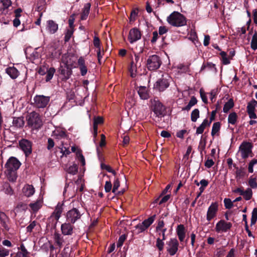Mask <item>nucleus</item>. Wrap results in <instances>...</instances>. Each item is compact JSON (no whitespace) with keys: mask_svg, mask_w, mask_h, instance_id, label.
Segmentation results:
<instances>
[{"mask_svg":"<svg viewBox=\"0 0 257 257\" xmlns=\"http://www.w3.org/2000/svg\"><path fill=\"white\" fill-rule=\"evenodd\" d=\"M76 156L78 160L81 162L82 165L83 166L85 165V161L84 156L82 155V153L78 151L76 152Z\"/></svg>","mask_w":257,"mask_h":257,"instance_id":"53","label":"nucleus"},{"mask_svg":"<svg viewBox=\"0 0 257 257\" xmlns=\"http://www.w3.org/2000/svg\"><path fill=\"white\" fill-rule=\"evenodd\" d=\"M168 29L165 26H161L159 28V33L160 35H163L167 33Z\"/></svg>","mask_w":257,"mask_h":257,"instance_id":"64","label":"nucleus"},{"mask_svg":"<svg viewBox=\"0 0 257 257\" xmlns=\"http://www.w3.org/2000/svg\"><path fill=\"white\" fill-rule=\"evenodd\" d=\"M234 106L233 101L232 99H230L227 102H226L223 107V112L225 113L227 112L231 108Z\"/></svg>","mask_w":257,"mask_h":257,"instance_id":"36","label":"nucleus"},{"mask_svg":"<svg viewBox=\"0 0 257 257\" xmlns=\"http://www.w3.org/2000/svg\"><path fill=\"white\" fill-rule=\"evenodd\" d=\"M231 223L221 220L216 223L215 230L217 232H226L231 228Z\"/></svg>","mask_w":257,"mask_h":257,"instance_id":"13","label":"nucleus"},{"mask_svg":"<svg viewBox=\"0 0 257 257\" xmlns=\"http://www.w3.org/2000/svg\"><path fill=\"white\" fill-rule=\"evenodd\" d=\"M237 116L235 112H232L229 114L228 117V122L229 123L234 124L236 123Z\"/></svg>","mask_w":257,"mask_h":257,"instance_id":"40","label":"nucleus"},{"mask_svg":"<svg viewBox=\"0 0 257 257\" xmlns=\"http://www.w3.org/2000/svg\"><path fill=\"white\" fill-rule=\"evenodd\" d=\"M257 220V209L254 208L252 212L251 225L254 224Z\"/></svg>","mask_w":257,"mask_h":257,"instance_id":"54","label":"nucleus"},{"mask_svg":"<svg viewBox=\"0 0 257 257\" xmlns=\"http://www.w3.org/2000/svg\"><path fill=\"white\" fill-rule=\"evenodd\" d=\"M197 102L196 98L194 96L191 98L188 104L184 108H182L183 110H189L191 108L195 105Z\"/></svg>","mask_w":257,"mask_h":257,"instance_id":"34","label":"nucleus"},{"mask_svg":"<svg viewBox=\"0 0 257 257\" xmlns=\"http://www.w3.org/2000/svg\"><path fill=\"white\" fill-rule=\"evenodd\" d=\"M236 179L240 180L241 178H243L245 175V171L242 169H237L236 171Z\"/></svg>","mask_w":257,"mask_h":257,"instance_id":"48","label":"nucleus"},{"mask_svg":"<svg viewBox=\"0 0 257 257\" xmlns=\"http://www.w3.org/2000/svg\"><path fill=\"white\" fill-rule=\"evenodd\" d=\"M21 251H18L14 257H28V252L23 244L20 247Z\"/></svg>","mask_w":257,"mask_h":257,"instance_id":"29","label":"nucleus"},{"mask_svg":"<svg viewBox=\"0 0 257 257\" xmlns=\"http://www.w3.org/2000/svg\"><path fill=\"white\" fill-rule=\"evenodd\" d=\"M251 144L247 142L242 143L239 147V153L242 158H246L251 153Z\"/></svg>","mask_w":257,"mask_h":257,"instance_id":"9","label":"nucleus"},{"mask_svg":"<svg viewBox=\"0 0 257 257\" xmlns=\"http://www.w3.org/2000/svg\"><path fill=\"white\" fill-rule=\"evenodd\" d=\"M43 201L39 199L36 202L30 204L29 206L34 212L37 211L42 206Z\"/></svg>","mask_w":257,"mask_h":257,"instance_id":"28","label":"nucleus"},{"mask_svg":"<svg viewBox=\"0 0 257 257\" xmlns=\"http://www.w3.org/2000/svg\"><path fill=\"white\" fill-rule=\"evenodd\" d=\"M103 122V119L101 117H97L94 119V123H93V130H94V136L97 135V125L99 124H101Z\"/></svg>","mask_w":257,"mask_h":257,"instance_id":"33","label":"nucleus"},{"mask_svg":"<svg viewBox=\"0 0 257 257\" xmlns=\"http://www.w3.org/2000/svg\"><path fill=\"white\" fill-rule=\"evenodd\" d=\"M58 25L52 20H49L47 22L46 29L47 31L51 33H55L58 30Z\"/></svg>","mask_w":257,"mask_h":257,"instance_id":"22","label":"nucleus"},{"mask_svg":"<svg viewBox=\"0 0 257 257\" xmlns=\"http://www.w3.org/2000/svg\"><path fill=\"white\" fill-rule=\"evenodd\" d=\"M13 124L14 126L18 127H22L24 125V120L23 117H14L13 121Z\"/></svg>","mask_w":257,"mask_h":257,"instance_id":"31","label":"nucleus"},{"mask_svg":"<svg viewBox=\"0 0 257 257\" xmlns=\"http://www.w3.org/2000/svg\"><path fill=\"white\" fill-rule=\"evenodd\" d=\"M126 239V237L125 235H121L118 240V242L117 243V246L118 247H120L122 245L123 242Z\"/></svg>","mask_w":257,"mask_h":257,"instance_id":"60","label":"nucleus"},{"mask_svg":"<svg viewBox=\"0 0 257 257\" xmlns=\"http://www.w3.org/2000/svg\"><path fill=\"white\" fill-rule=\"evenodd\" d=\"M142 52L143 49L141 48L139 53L134 52L135 59L132 60L130 68L131 75L133 77L136 76L138 68L141 66L142 58H141L140 53Z\"/></svg>","mask_w":257,"mask_h":257,"instance_id":"3","label":"nucleus"},{"mask_svg":"<svg viewBox=\"0 0 257 257\" xmlns=\"http://www.w3.org/2000/svg\"><path fill=\"white\" fill-rule=\"evenodd\" d=\"M34 105L37 108H44L46 107L50 101L49 96L43 95H38L34 98Z\"/></svg>","mask_w":257,"mask_h":257,"instance_id":"6","label":"nucleus"},{"mask_svg":"<svg viewBox=\"0 0 257 257\" xmlns=\"http://www.w3.org/2000/svg\"><path fill=\"white\" fill-rule=\"evenodd\" d=\"M2 3L4 9L8 8L12 5V3L10 0H2Z\"/></svg>","mask_w":257,"mask_h":257,"instance_id":"63","label":"nucleus"},{"mask_svg":"<svg viewBox=\"0 0 257 257\" xmlns=\"http://www.w3.org/2000/svg\"><path fill=\"white\" fill-rule=\"evenodd\" d=\"M63 210V204L58 203L53 213L52 216H53L56 220H58L61 216Z\"/></svg>","mask_w":257,"mask_h":257,"instance_id":"25","label":"nucleus"},{"mask_svg":"<svg viewBox=\"0 0 257 257\" xmlns=\"http://www.w3.org/2000/svg\"><path fill=\"white\" fill-rule=\"evenodd\" d=\"M169 86V83L167 79H163L158 80L156 82L155 87L157 88L159 91H163L168 88Z\"/></svg>","mask_w":257,"mask_h":257,"instance_id":"18","label":"nucleus"},{"mask_svg":"<svg viewBox=\"0 0 257 257\" xmlns=\"http://www.w3.org/2000/svg\"><path fill=\"white\" fill-rule=\"evenodd\" d=\"M101 168L102 169L105 170L108 172L112 173L114 176L116 175V172L111 168L110 166L104 164H101Z\"/></svg>","mask_w":257,"mask_h":257,"instance_id":"51","label":"nucleus"},{"mask_svg":"<svg viewBox=\"0 0 257 257\" xmlns=\"http://www.w3.org/2000/svg\"><path fill=\"white\" fill-rule=\"evenodd\" d=\"M163 240L164 239H161L159 238L157 239L156 246L158 247L160 251H162L164 248V243L163 241Z\"/></svg>","mask_w":257,"mask_h":257,"instance_id":"55","label":"nucleus"},{"mask_svg":"<svg viewBox=\"0 0 257 257\" xmlns=\"http://www.w3.org/2000/svg\"><path fill=\"white\" fill-rule=\"evenodd\" d=\"M169 24L175 27H181L186 24L185 18L180 13L174 12L167 18Z\"/></svg>","mask_w":257,"mask_h":257,"instance_id":"1","label":"nucleus"},{"mask_svg":"<svg viewBox=\"0 0 257 257\" xmlns=\"http://www.w3.org/2000/svg\"><path fill=\"white\" fill-rule=\"evenodd\" d=\"M199 117V110L198 109H194L191 114V120L193 122L196 121L198 118Z\"/></svg>","mask_w":257,"mask_h":257,"instance_id":"45","label":"nucleus"},{"mask_svg":"<svg viewBox=\"0 0 257 257\" xmlns=\"http://www.w3.org/2000/svg\"><path fill=\"white\" fill-rule=\"evenodd\" d=\"M213 116L211 117L210 121H208V120L206 118L205 119L202 123L200 125V126L197 128L196 134L197 135L202 134L205 127L210 125Z\"/></svg>","mask_w":257,"mask_h":257,"instance_id":"19","label":"nucleus"},{"mask_svg":"<svg viewBox=\"0 0 257 257\" xmlns=\"http://www.w3.org/2000/svg\"><path fill=\"white\" fill-rule=\"evenodd\" d=\"M136 229L138 230V233H141L143 231H144L145 230H146V228L144 227L143 224L142 223H140L136 226Z\"/></svg>","mask_w":257,"mask_h":257,"instance_id":"61","label":"nucleus"},{"mask_svg":"<svg viewBox=\"0 0 257 257\" xmlns=\"http://www.w3.org/2000/svg\"><path fill=\"white\" fill-rule=\"evenodd\" d=\"M164 226V221L163 220H159L156 227V230L157 231H160L162 233L163 239H165V233L166 231V228H163Z\"/></svg>","mask_w":257,"mask_h":257,"instance_id":"32","label":"nucleus"},{"mask_svg":"<svg viewBox=\"0 0 257 257\" xmlns=\"http://www.w3.org/2000/svg\"><path fill=\"white\" fill-rule=\"evenodd\" d=\"M20 148L24 152L26 157L28 156L32 153V143L26 139L21 140L19 142Z\"/></svg>","mask_w":257,"mask_h":257,"instance_id":"11","label":"nucleus"},{"mask_svg":"<svg viewBox=\"0 0 257 257\" xmlns=\"http://www.w3.org/2000/svg\"><path fill=\"white\" fill-rule=\"evenodd\" d=\"M251 48L252 50H255L257 49V34L255 33L252 37L251 41Z\"/></svg>","mask_w":257,"mask_h":257,"instance_id":"46","label":"nucleus"},{"mask_svg":"<svg viewBox=\"0 0 257 257\" xmlns=\"http://www.w3.org/2000/svg\"><path fill=\"white\" fill-rule=\"evenodd\" d=\"M242 195L246 200H250L252 196V190L249 188H247L245 191H243Z\"/></svg>","mask_w":257,"mask_h":257,"instance_id":"37","label":"nucleus"},{"mask_svg":"<svg viewBox=\"0 0 257 257\" xmlns=\"http://www.w3.org/2000/svg\"><path fill=\"white\" fill-rule=\"evenodd\" d=\"M74 226L70 222H65L61 225V229L62 233L64 235H71L73 232Z\"/></svg>","mask_w":257,"mask_h":257,"instance_id":"15","label":"nucleus"},{"mask_svg":"<svg viewBox=\"0 0 257 257\" xmlns=\"http://www.w3.org/2000/svg\"><path fill=\"white\" fill-rule=\"evenodd\" d=\"M24 195L28 197L31 196L35 193V189L31 185H25L22 189Z\"/></svg>","mask_w":257,"mask_h":257,"instance_id":"20","label":"nucleus"},{"mask_svg":"<svg viewBox=\"0 0 257 257\" xmlns=\"http://www.w3.org/2000/svg\"><path fill=\"white\" fill-rule=\"evenodd\" d=\"M257 106V101H254L251 103L248 104L247 106V111L250 119H255L257 118L256 114L255 113V107Z\"/></svg>","mask_w":257,"mask_h":257,"instance_id":"16","label":"nucleus"},{"mask_svg":"<svg viewBox=\"0 0 257 257\" xmlns=\"http://www.w3.org/2000/svg\"><path fill=\"white\" fill-rule=\"evenodd\" d=\"M66 171L70 174H76L78 171V167L77 165L74 164L72 165L69 166L67 169H66Z\"/></svg>","mask_w":257,"mask_h":257,"instance_id":"38","label":"nucleus"},{"mask_svg":"<svg viewBox=\"0 0 257 257\" xmlns=\"http://www.w3.org/2000/svg\"><path fill=\"white\" fill-rule=\"evenodd\" d=\"M189 39L193 42L195 43V42L198 41V37L197 34L194 30L191 29L189 35Z\"/></svg>","mask_w":257,"mask_h":257,"instance_id":"42","label":"nucleus"},{"mask_svg":"<svg viewBox=\"0 0 257 257\" xmlns=\"http://www.w3.org/2000/svg\"><path fill=\"white\" fill-rule=\"evenodd\" d=\"M138 92L141 99L145 100L149 98V94L146 87L140 86Z\"/></svg>","mask_w":257,"mask_h":257,"instance_id":"27","label":"nucleus"},{"mask_svg":"<svg viewBox=\"0 0 257 257\" xmlns=\"http://www.w3.org/2000/svg\"><path fill=\"white\" fill-rule=\"evenodd\" d=\"M200 93L203 102H204L205 103H207V96L206 95V94L202 89L200 90Z\"/></svg>","mask_w":257,"mask_h":257,"instance_id":"59","label":"nucleus"},{"mask_svg":"<svg viewBox=\"0 0 257 257\" xmlns=\"http://www.w3.org/2000/svg\"><path fill=\"white\" fill-rule=\"evenodd\" d=\"M167 250L169 252L170 255H175L178 250L179 243L176 238H171L167 242Z\"/></svg>","mask_w":257,"mask_h":257,"instance_id":"8","label":"nucleus"},{"mask_svg":"<svg viewBox=\"0 0 257 257\" xmlns=\"http://www.w3.org/2000/svg\"><path fill=\"white\" fill-rule=\"evenodd\" d=\"M112 189V184L110 181H106L104 185L106 192H109Z\"/></svg>","mask_w":257,"mask_h":257,"instance_id":"58","label":"nucleus"},{"mask_svg":"<svg viewBox=\"0 0 257 257\" xmlns=\"http://www.w3.org/2000/svg\"><path fill=\"white\" fill-rule=\"evenodd\" d=\"M248 185L252 188H257L256 179L255 177L250 176L248 180Z\"/></svg>","mask_w":257,"mask_h":257,"instance_id":"47","label":"nucleus"},{"mask_svg":"<svg viewBox=\"0 0 257 257\" xmlns=\"http://www.w3.org/2000/svg\"><path fill=\"white\" fill-rule=\"evenodd\" d=\"M156 215H154L147 219H145L142 224L147 229L154 221Z\"/></svg>","mask_w":257,"mask_h":257,"instance_id":"35","label":"nucleus"},{"mask_svg":"<svg viewBox=\"0 0 257 257\" xmlns=\"http://www.w3.org/2000/svg\"><path fill=\"white\" fill-rule=\"evenodd\" d=\"M90 4L89 3H87L86 5H85L83 12L81 15V19L82 20H86L87 18L90 11Z\"/></svg>","mask_w":257,"mask_h":257,"instance_id":"30","label":"nucleus"},{"mask_svg":"<svg viewBox=\"0 0 257 257\" xmlns=\"http://www.w3.org/2000/svg\"><path fill=\"white\" fill-rule=\"evenodd\" d=\"M113 184L112 192L116 193L120 186V182L118 178L115 179Z\"/></svg>","mask_w":257,"mask_h":257,"instance_id":"52","label":"nucleus"},{"mask_svg":"<svg viewBox=\"0 0 257 257\" xmlns=\"http://www.w3.org/2000/svg\"><path fill=\"white\" fill-rule=\"evenodd\" d=\"M220 123L219 122H216L213 124L212 131H211V135L212 136H215L220 130Z\"/></svg>","mask_w":257,"mask_h":257,"instance_id":"39","label":"nucleus"},{"mask_svg":"<svg viewBox=\"0 0 257 257\" xmlns=\"http://www.w3.org/2000/svg\"><path fill=\"white\" fill-rule=\"evenodd\" d=\"M10 250L3 246H0V257H6L9 255Z\"/></svg>","mask_w":257,"mask_h":257,"instance_id":"50","label":"nucleus"},{"mask_svg":"<svg viewBox=\"0 0 257 257\" xmlns=\"http://www.w3.org/2000/svg\"><path fill=\"white\" fill-rule=\"evenodd\" d=\"M224 206L227 209H230L233 206V202L230 199L225 198L224 200Z\"/></svg>","mask_w":257,"mask_h":257,"instance_id":"56","label":"nucleus"},{"mask_svg":"<svg viewBox=\"0 0 257 257\" xmlns=\"http://www.w3.org/2000/svg\"><path fill=\"white\" fill-rule=\"evenodd\" d=\"M152 108L156 116L161 117L164 115L165 108L159 100L154 99L152 101Z\"/></svg>","mask_w":257,"mask_h":257,"instance_id":"7","label":"nucleus"},{"mask_svg":"<svg viewBox=\"0 0 257 257\" xmlns=\"http://www.w3.org/2000/svg\"><path fill=\"white\" fill-rule=\"evenodd\" d=\"M62 61L63 62L65 63L66 66L64 68H63L62 66L61 67L59 70L60 73L63 76L64 79H68L69 78L72 74V71L68 67V65L67 63H65L64 59V56H63Z\"/></svg>","mask_w":257,"mask_h":257,"instance_id":"17","label":"nucleus"},{"mask_svg":"<svg viewBox=\"0 0 257 257\" xmlns=\"http://www.w3.org/2000/svg\"><path fill=\"white\" fill-rule=\"evenodd\" d=\"M54 240L55 243L59 246L61 247L62 245L63 240L59 233H55L54 234Z\"/></svg>","mask_w":257,"mask_h":257,"instance_id":"44","label":"nucleus"},{"mask_svg":"<svg viewBox=\"0 0 257 257\" xmlns=\"http://www.w3.org/2000/svg\"><path fill=\"white\" fill-rule=\"evenodd\" d=\"M27 119L28 125L33 130H38L43 125L40 115L35 111L30 112L28 115Z\"/></svg>","mask_w":257,"mask_h":257,"instance_id":"2","label":"nucleus"},{"mask_svg":"<svg viewBox=\"0 0 257 257\" xmlns=\"http://www.w3.org/2000/svg\"><path fill=\"white\" fill-rule=\"evenodd\" d=\"M51 57L53 59H58L61 54V50L58 48L51 47L49 49Z\"/></svg>","mask_w":257,"mask_h":257,"instance_id":"26","label":"nucleus"},{"mask_svg":"<svg viewBox=\"0 0 257 257\" xmlns=\"http://www.w3.org/2000/svg\"><path fill=\"white\" fill-rule=\"evenodd\" d=\"M96 51L97 53V56L98 62L100 64H101V59L104 55L103 49L102 48H98L97 49H96Z\"/></svg>","mask_w":257,"mask_h":257,"instance_id":"49","label":"nucleus"},{"mask_svg":"<svg viewBox=\"0 0 257 257\" xmlns=\"http://www.w3.org/2000/svg\"><path fill=\"white\" fill-rule=\"evenodd\" d=\"M161 63L160 57L156 55H153L148 58L147 65L149 70L154 71L158 69L160 67Z\"/></svg>","mask_w":257,"mask_h":257,"instance_id":"4","label":"nucleus"},{"mask_svg":"<svg viewBox=\"0 0 257 257\" xmlns=\"http://www.w3.org/2000/svg\"><path fill=\"white\" fill-rule=\"evenodd\" d=\"M36 225V222L35 221H33L27 226V231L28 232H31Z\"/></svg>","mask_w":257,"mask_h":257,"instance_id":"62","label":"nucleus"},{"mask_svg":"<svg viewBox=\"0 0 257 257\" xmlns=\"http://www.w3.org/2000/svg\"><path fill=\"white\" fill-rule=\"evenodd\" d=\"M0 220L2 222L3 226L6 229H8V228H7V225L6 224L7 221L8 220V217L4 212H0Z\"/></svg>","mask_w":257,"mask_h":257,"instance_id":"43","label":"nucleus"},{"mask_svg":"<svg viewBox=\"0 0 257 257\" xmlns=\"http://www.w3.org/2000/svg\"><path fill=\"white\" fill-rule=\"evenodd\" d=\"M141 38V32L137 28H133L130 31L128 39L131 43H133Z\"/></svg>","mask_w":257,"mask_h":257,"instance_id":"14","label":"nucleus"},{"mask_svg":"<svg viewBox=\"0 0 257 257\" xmlns=\"http://www.w3.org/2000/svg\"><path fill=\"white\" fill-rule=\"evenodd\" d=\"M21 166V163L15 157H11L6 164V167L10 172L18 170Z\"/></svg>","mask_w":257,"mask_h":257,"instance_id":"10","label":"nucleus"},{"mask_svg":"<svg viewBox=\"0 0 257 257\" xmlns=\"http://www.w3.org/2000/svg\"><path fill=\"white\" fill-rule=\"evenodd\" d=\"M82 213L77 208H73L68 211L66 214L67 221L71 223H75L77 220L81 218Z\"/></svg>","mask_w":257,"mask_h":257,"instance_id":"5","label":"nucleus"},{"mask_svg":"<svg viewBox=\"0 0 257 257\" xmlns=\"http://www.w3.org/2000/svg\"><path fill=\"white\" fill-rule=\"evenodd\" d=\"M218 205L217 202L212 203L209 207L206 215V219L208 221H210L216 216L218 210Z\"/></svg>","mask_w":257,"mask_h":257,"instance_id":"12","label":"nucleus"},{"mask_svg":"<svg viewBox=\"0 0 257 257\" xmlns=\"http://www.w3.org/2000/svg\"><path fill=\"white\" fill-rule=\"evenodd\" d=\"M53 136L58 140L65 139L67 137L65 131L61 128H57L54 131Z\"/></svg>","mask_w":257,"mask_h":257,"instance_id":"24","label":"nucleus"},{"mask_svg":"<svg viewBox=\"0 0 257 257\" xmlns=\"http://www.w3.org/2000/svg\"><path fill=\"white\" fill-rule=\"evenodd\" d=\"M55 72V69L54 68H50L47 69L46 77V81H49L53 78Z\"/></svg>","mask_w":257,"mask_h":257,"instance_id":"41","label":"nucleus"},{"mask_svg":"<svg viewBox=\"0 0 257 257\" xmlns=\"http://www.w3.org/2000/svg\"><path fill=\"white\" fill-rule=\"evenodd\" d=\"M177 234L180 241H183L185 237V228L183 225H178L176 228Z\"/></svg>","mask_w":257,"mask_h":257,"instance_id":"21","label":"nucleus"},{"mask_svg":"<svg viewBox=\"0 0 257 257\" xmlns=\"http://www.w3.org/2000/svg\"><path fill=\"white\" fill-rule=\"evenodd\" d=\"M6 72L12 79H16L19 75V72L14 67H9L6 69Z\"/></svg>","mask_w":257,"mask_h":257,"instance_id":"23","label":"nucleus"},{"mask_svg":"<svg viewBox=\"0 0 257 257\" xmlns=\"http://www.w3.org/2000/svg\"><path fill=\"white\" fill-rule=\"evenodd\" d=\"M93 45L96 49L101 48L100 46V41L99 38L96 36L93 38Z\"/></svg>","mask_w":257,"mask_h":257,"instance_id":"57","label":"nucleus"}]
</instances>
